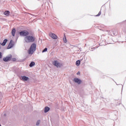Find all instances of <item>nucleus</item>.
I'll return each instance as SVG.
<instances>
[{
	"mask_svg": "<svg viewBox=\"0 0 126 126\" xmlns=\"http://www.w3.org/2000/svg\"><path fill=\"white\" fill-rule=\"evenodd\" d=\"M35 40L34 36L32 35H27L25 37L24 41L26 43H33Z\"/></svg>",
	"mask_w": 126,
	"mask_h": 126,
	"instance_id": "1",
	"label": "nucleus"
},
{
	"mask_svg": "<svg viewBox=\"0 0 126 126\" xmlns=\"http://www.w3.org/2000/svg\"><path fill=\"white\" fill-rule=\"evenodd\" d=\"M36 44L35 43H32L30 47V49L28 50V53L29 55H32L36 51Z\"/></svg>",
	"mask_w": 126,
	"mask_h": 126,
	"instance_id": "2",
	"label": "nucleus"
},
{
	"mask_svg": "<svg viewBox=\"0 0 126 126\" xmlns=\"http://www.w3.org/2000/svg\"><path fill=\"white\" fill-rule=\"evenodd\" d=\"M21 36H28L29 35V32H27V31H23L22 32H20L19 33Z\"/></svg>",
	"mask_w": 126,
	"mask_h": 126,
	"instance_id": "3",
	"label": "nucleus"
},
{
	"mask_svg": "<svg viewBox=\"0 0 126 126\" xmlns=\"http://www.w3.org/2000/svg\"><path fill=\"white\" fill-rule=\"evenodd\" d=\"M53 64L54 66H56L57 68H60L62 66H63V64L59 63L58 61H54L53 62Z\"/></svg>",
	"mask_w": 126,
	"mask_h": 126,
	"instance_id": "4",
	"label": "nucleus"
},
{
	"mask_svg": "<svg viewBox=\"0 0 126 126\" xmlns=\"http://www.w3.org/2000/svg\"><path fill=\"white\" fill-rule=\"evenodd\" d=\"M49 36L51 37L53 39H57L58 36L53 32L49 33Z\"/></svg>",
	"mask_w": 126,
	"mask_h": 126,
	"instance_id": "5",
	"label": "nucleus"
},
{
	"mask_svg": "<svg viewBox=\"0 0 126 126\" xmlns=\"http://www.w3.org/2000/svg\"><path fill=\"white\" fill-rule=\"evenodd\" d=\"M14 45V42H13V40H11L9 43L8 46L7 47V49H11V48H13Z\"/></svg>",
	"mask_w": 126,
	"mask_h": 126,
	"instance_id": "6",
	"label": "nucleus"
},
{
	"mask_svg": "<svg viewBox=\"0 0 126 126\" xmlns=\"http://www.w3.org/2000/svg\"><path fill=\"white\" fill-rule=\"evenodd\" d=\"M12 58V55H9L8 56H6V57L3 58V61L4 62H8L11 60V59Z\"/></svg>",
	"mask_w": 126,
	"mask_h": 126,
	"instance_id": "7",
	"label": "nucleus"
},
{
	"mask_svg": "<svg viewBox=\"0 0 126 126\" xmlns=\"http://www.w3.org/2000/svg\"><path fill=\"white\" fill-rule=\"evenodd\" d=\"M73 81L75 82V83H77L78 84H80L81 83V80H80V79H78V78H75L74 79H73Z\"/></svg>",
	"mask_w": 126,
	"mask_h": 126,
	"instance_id": "8",
	"label": "nucleus"
},
{
	"mask_svg": "<svg viewBox=\"0 0 126 126\" xmlns=\"http://www.w3.org/2000/svg\"><path fill=\"white\" fill-rule=\"evenodd\" d=\"M10 14V12L8 10L5 11V12H4V15H5V16L6 17L9 16Z\"/></svg>",
	"mask_w": 126,
	"mask_h": 126,
	"instance_id": "9",
	"label": "nucleus"
},
{
	"mask_svg": "<svg viewBox=\"0 0 126 126\" xmlns=\"http://www.w3.org/2000/svg\"><path fill=\"white\" fill-rule=\"evenodd\" d=\"M15 32H16V30L15 29H13L11 31V34L13 36H15Z\"/></svg>",
	"mask_w": 126,
	"mask_h": 126,
	"instance_id": "10",
	"label": "nucleus"
},
{
	"mask_svg": "<svg viewBox=\"0 0 126 126\" xmlns=\"http://www.w3.org/2000/svg\"><path fill=\"white\" fill-rule=\"evenodd\" d=\"M22 78L23 81H28L29 79V77L26 76H22Z\"/></svg>",
	"mask_w": 126,
	"mask_h": 126,
	"instance_id": "11",
	"label": "nucleus"
},
{
	"mask_svg": "<svg viewBox=\"0 0 126 126\" xmlns=\"http://www.w3.org/2000/svg\"><path fill=\"white\" fill-rule=\"evenodd\" d=\"M7 39H4L3 42L2 44H1V45L2 46H5V44L7 42Z\"/></svg>",
	"mask_w": 126,
	"mask_h": 126,
	"instance_id": "12",
	"label": "nucleus"
},
{
	"mask_svg": "<svg viewBox=\"0 0 126 126\" xmlns=\"http://www.w3.org/2000/svg\"><path fill=\"white\" fill-rule=\"evenodd\" d=\"M49 110H50V108L49 107H46L44 108V112L47 113L49 112Z\"/></svg>",
	"mask_w": 126,
	"mask_h": 126,
	"instance_id": "13",
	"label": "nucleus"
},
{
	"mask_svg": "<svg viewBox=\"0 0 126 126\" xmlns=\"http://www.w3.org/2000/svg\"><path fill=\"white\" fill-rule=\"evenodd\" d=\"M35 62H32L31 63H30V67H32L34 65H35Z\"/></svg>",
	"mask_w": 126,
	"mask_h": 126,
	"instance_id": "14",
	"label": "nucleus"
},
{
	"mask_svg": "<svg viewBox=\"0 0 126 126\" xmlns=\"http://www.w3.org/2000/svg\"><path fill=\"white\" fill-rule=\"evenodd\" d=\"M64 38H63V42L66 43L67 42V39L66 38L65 34L64 35Z\"/></svg>",
	"mask_w": 126,
	"mask_h": 126,
	"instance_id": "15",
	"label": "nucleus"
},
{
	"mask_svg": "<svg viewBox=\"0 0 126 126\" xmlns=\"http://www.w3.org/2000/svg\"><path fill=\"white\" fill-rule=\"evenodd\" d=\"M113 33H111V35H115L117 33V31L115 30H113Z\"/></svg>",
	"mask_w": 126,
	"mask_h": 126,
	"instance_id": "16",
	"label": "nucleus"
},
{
	"mask_svg": "<svg viewBox=\"0 0 126 126\" xmlns=\"http://www.w3.org/2000/svg\"><path fill=\"white\" fill-rule=\"evenodd\" d=\"M80 64V61L79 60H78L76 62V65L77 66H79Z\"/></svg>",
	"mask_w": 126,
	"mask_h": 126,
	"instance_id": "17",
	"label": "nucleus"
},
{
	"mask_svg": "<svg viewBox=\"0 0 126 126\" xmlns=\"http://www.w3.org/2000/svg\"><path fill=\"white\" fill-rule=\"evenodd\" d=\"M101 11H100L97 14V15H95L96 17H98V16H100V15H101Z\"/></svg>",
	"mask_w": 126,
	"mask_h": 126,
	"instance_id": "18",
	"label": "nucleus"
},
{
	"mask_svg": "<svg viewBox=\"0 0 126 126\" xmlns=\"http://www.w3.org/2000/svg\"><path fill=\"white\" fill-rule=\"evenodd\" d=\"M47 51V48H44V50L42 51V53L46 52Z\"/></svg>",
	"mask_w": 126,
	"mask_h": 126,
	"instance_id": "19",
	"label": "nucleus"
},
{
	"mask_svg": "<svg viewBox=\"0 0 126 126\" xmlns=\"http://www.w3.org/2000/svg\"><path fill=\"white\" fill-rule=\"evenodd\" d=\"M40 123V121H38L37 122V123H36V126H39Z\"/></svg>",
	"mask_w": 126,
	"mask_h": 126,
	"instance_id": "20",
	"label": "nucleus"
},
{
	"mask_svg": "<svg viewBox=\"0 0 126 126\" xmlns=\"http://www.w3.org/2000/svg\"><path fill=\"white\" fill-rule=\"evenodd\" d=\"M12 61H14V62H15L16 61V58H12Z\"/></svg>",
	"mask_w": 126,
	"mask_h": 126,
	"instance_id": "21",
	"label": "nucleus"
},
{
	"mask_svg": "<svg viewBox=\"0 0 126 126\" xmlns=\"http://www.w3.org/2000/svg\"><path fill=\"white\" fill-rule=\"evenodd\" d=\"M77 75L80 74L79 72H78V73H77Z\"/></svg>",
	"mask_w": 126,
	"mask_h": 126,
	"instance_id": "22",
	"label": "nucleus"
}]
</instances>
